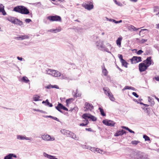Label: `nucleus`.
<instances>
[{
    "label": "nucleus",
    "instance_id": "5fc2aeb1",
    "mask_svg": "<svg viewBox=\"0 0 159 159\" xmlns=\"http://www.w3.org/2000/svg\"><path fill=\"white\" fill-rule=\"evenodd\" d=\"M17 58L18 59V60H20V61H22V57H17Z\"/></svg>",
    "mask_w": 159,
    "mask_h": 159
},
{
    "label": "nucleus",
    "instance_id": "4be33fe9",
    "mask_svg": "<svg viewBox=\"0 0 159 159\" xmlns=\"http://www.w3.org/2000/svg\"><path fill=\"white\" fill-rule=\"evenodd\" d=\"M102 72L104 75L105 76H107L108 73V72L105 68L104 66L103 67H102Z\"/></svg>",
    "mask_w": 159,
    "mask_h": 159
},
{
    "label": "nucleus",
    "instance_id": "b1692460",
    "mask_svg": "<svg viewBox=\"0 0 159 159\" xmlns=\"http://www.w3.org/2000/svg\"><path fill=\"white\" fill-rule=\"evenodd\" d=\"M121 62L123 66H124L126 68L127 67V65H128V63L126 62L125 60L124 59L122 60L121 61Z\"/></svg>",
    "mask_w": 159,
    "mask_h": 159
},
{
    "label": "nucleus",
    "instance_id": "680f3d73",
    "mask_svg": "<svg viewBox=\"0 0 159 159\" xmlns=\"http://www.w3.org/2000/svg\"><path fill=\"white\" fill-rule=\"evenodd\" d=\"M130 0L132 2H137L138 1V0Z\"/></svg>",
    "mask_w": 159,
    "mask_h": 159
},
{
    "label": "nucleus",
    "instance_id": "9d476101",
    "mask_svg": "<svg viewBox=\"0 0 159 159\" xmlns=\"http://www.w3.org/2000/svg\"><path fill=\"white\" fill-rule=\"evenodd\" d=\"M20 13L22 14H27L29 13V11L24 6H22Z\"/></svg>",
    "mask_w": 159,
    "mask_h": 159
},
{
    "label": "nucleus",
    "instance_id": "6ab92c4d",
    "mask_svg": "<svg viewBox=\"0 0 159 159\" xmlns=\"http://www.w3.org/2000/svg\"><path fill=\"white\" fill-rule=\"evenodd\" d=\"M107 95L111 100L112 101H114L115 99V98L113 97V95L112 94L111 92H109V91H108Z\"/></svg>",
    "mask_w": 159,
    "mask_h": 159
},
{
    "label": "nucleus",
    "instance_id": "c756f323",
    "mask_svg": "<svg viewBox=\"0 0 159 159\" xmlns=\"http://www.w3.org/2000/svg\"><path fill=\"white\" fill-rule=\"evenodd\" d=\"M103 89L104 92L105 93L106 95H108V91L109 92H111L110 89H109L108 88H104Z\"/></svg>",
    "mask_w": 159,
    "mask_h": 159
},
{
    "label": "nucleus",
    "instance_id": "774afa93",
    "mask_svg": "<svg viewBox=\"0 0 159 159\" xmlns=\"http://www.w3.org/2000/svg\"><path fill=\"white\" fill-rule=\"evenodd\" d=\"M53 116H48V117H49V118H52V117H53Z\"/></svg>",
    "mask_w": 159,
    "mask_h": 159
},
{
    "label": "nucleus",
    "instance_id": "a211bd4d",
    "mask_svg": "<svg viewBox=\"0 0 159 159\" xmlns=\"http://www.w3.org/2000/svg\"><path fill=\"white\" fill-rule=\"evenodd\" d=\"M90 115L89 114H84L82 116V117L83 118L85 119L86 121L87 120H88V119L89 118Z\"/></svg>",
    "mask_w": 159,
    "mask_h": 159
},
{
    "label": "nucleus",
    "instance_id": "3c124183",
    "mask_svg": "<svg viewBox=\"0 0 159 159\" xmlns=\"http://www.w3.org/2000/svg\"><path fill=\"white\" fill-rule=\"evenodd\" d=\"M154 78L155 79L158 81H159V76L157 77H155Z\"/></svg>",
    "mask_w": 159,
    "mask_h": 159
},
{
    "label": "nucleus",
    "instance_id": "dca6fc26",
    "mask_svg": "<svg viewBox=\"0 0 159 159\" xmlns=\"http://www.w3.org/2000/svg\"><path fill=\"white\" fill-rule=\"evenodd\" d=\"M12 157H16V156L13 154H10L4 157V159H11Z\"/></svg>",
    "mask_w": 159,
    "mask_h": 159
},
{
    "label": "nucleus",
    "instance_id": "603ef678",
    "mask_svg": "<svg viewBox=\"0 0 159 159\" xmlns=\"http://www.w3.org/2000/svg\"><path fill=\"white\" fill-rule=\"evenodd\" d=\"M122 128H123V129H125L126 130H127L128 129V128L127 127H126L125 126H122Z\"/></svg>",
    "mask_w": 159,
    "mask_h": 159
},
{
    "label": "nucleus",
    "instance_id": "39448f33",
    "mask_svg": "<svg viewBox=\"0 0 159 159\" xmlns=\"http://www.w3.org/2000/svg\"><path fill=\"white\" fill-rule=\"evenodd\" d=\"M61 131L62 134L66 135L67 137H72L74 135V133L72 132L64 129H61Z\"/></svg>",
    "mask_w": 159,
    "mask_h": 159
},
{
    "label": "nucleus",
    "instance_id": "ddd939ff",
    "mask_svg": "<svg viewBox=\"0 0 159 159\" xmlns=\"http://www.w3.org/2000/svg\"><path fill=\"white\" fill-rule=\"evenodd\" d=\"M125 133L126 132L125 131L123 130H121L120 131H119L116 132L115 133V136H117L120 135H123L124 134H125Z\"/></svg>",
    "mask_w": 159,
    "mask_h": 159
},
{
    "label": "nucleus",
    "instance_id": "2eb2a0df",
    "mask_svg": "<svg viewBox=\"0 0 159 159\" xmlns=\"http://www.w3.org/2000/svg\"><path fill=\"white\" fill-rule=\"evenodd\" d=\"M29 37L28 35H20L19 37H17V39L18 40H23L29 39Z\"/></svg>",
    "mask_w": 159,
    "mask_h": 159
},
{
    "label": "nucleus",
    "instance_id": "4c0bfd02",
    "mask_svg": "<svg viewBox=\"0 0 159 159\" xmlns=\"http://www.w3.org/2000/svg\"><path fill=\"white\" fill-rule=\"evenodd\" d=\"M112 21L113 22H114L115 23H118L121 22H122V20H119V21H116V20H115L113 19Z\"/></svg>",
    "mask_w": 159,
    "mask_h": 159
},
{
    "label": "nucleus",
    "instance_id": "7ed1b4c3",
    "mask_svg": "<svg viewBox=\"0 0 159 159\" xmlns=\"http://www.w3.org/2000/svg\"><path fill=\"white\" fill-rule=\"evenodd\" d=\"M47 72L49 74L55 77L60 76L61 75V73L58 71L50 69H48L47 70Z\"/></svg>",
    "mask_w": 159,
    "mask_h": 159
},
{
    "label": "nucleus",
    "instance_id": "4d7b16f0",
    "mask_svg": "<svg viewBox=\"0 0 159 159\" xmlns=\"http://www.w3.org/2000/svg\"><path fill=\"white\" fill-rule=\"evenodd\" d=\"M143 156L142 155H140L139 157L138 158V159H141L143 158Z\"/></svg>",
    "mask_w": 159,
    "mask_h": 159
},
{
    "label": "nucleus",
    "instance_id": "a878e982",
    "mask_svg": "<svg viewBox=\"0 0 159 159\" xmlns=\"http://www.w3.org/2000/svg\"><path fill=\"white\" fill-rule=\"evenodd\" d=\"M129 30H132L133 31H137L139 30L140 28L137 29L133 25H131L129 27Z\"/></svg>",
    "mask_w": 159,
    "mask_h": 159
},
{
    "label": "nucleus",
    "instance_id": "79ce46f5",
    "mask_svg": "<svg viewBox=\"0 0 159 159\" xmlns=\"http://www.w3.org/2000/svg\"><path fill=\"white\" fill-rule=\"evenodd\" d=\"M17 25H23V22L20 21L19 20Z\"/></svg>",
    "mask_w": 159,
    "mask_h": 159
},
{
    "label": "nucleus",
    "instance_id": "f3484780",
    "mask_svg": "<svg viewBox=\"0 0 159 159\" xmlns=\"http://www.w3.org/2000/svg\"><path fill=\"white\" fill-rule=\"evenodd\" d=\"M22 6H19L15 7L14 8V11L16 12L20 13V11H21Z\"/></svg>",
    "mask_w": 159,
    "mask_h": 159
},
{
    "label": "nucleus",
    "instance_id": "412c9836",
    "mask_svg": "<svg viewBox=\"0 0 159 159\" xmlns=\"http://www.w3.org/2000/svg\"><path fill=\"white\" fill-rule=\"evenodd\" d=\"M44 156L47 157L50 159H58L57 158H56L54 156L49 155L45 153H44Z\"/></svg>",
    "mask_w": 159,
    "mask_h": 159
},
{
    "label": "nucleus",
    "instance_id": "f257e3e1",
    "mask_svg": "<svg viewBox=\"0 0 159 159\" xmlns=\"http://www.w3.org/2000/svg\"><path fill=\"white\" fill-rule=\"evenodd\" d=\"M153 64V62L151 59V57H148L147 59L140 63L139 65V68L140 72L145 71L148 67L152 64Z\"/></svg>",
    "mask_w": 159,
    "mask_h": 159
},
{
    "label": "nucleus",
    "instance_id": "2f4dec72",
    "mask_svg": "<svg viewBox=\"0 0 159 159\" xmlns=\"http://www.w3.org/2000/svg\"><path fill=\"white\" fill-rule=\"evenodd\" d=\"M89 123V121L88 120H86V123L84 124V123H81L80 124V126H84L87 125Z\"/></svg>",
    "mask_w": 159,
    "mask_h": 159
},
{
    "label": "nucleus",
    "instance_id": "bb28decb",
    "mask_svg": "<svg viewBox=\"0 0 159 159\" xmlns=\"http://www.w3.org/2000/svg\"><path fill=\"white\" fill-rule=\"evenodd\" d=\"M46 103L47 105L49 106L50 107H52V104L50 103L48 99H47L45 101H43L42 103Z\"/></svg>",
    "mask_w": 159,
    "mask_h": 159
},
{
    "label": "nucleus",
    "instance_id": "20e7f679",
    "mask_svg": "<svg viewBox=\"0 0 159 159\" xmlns=\"http://www.w3.org/2000/svg\"><path fill=\"white\" fill-rule=\"evenodd\" d=\"M82 6L89 10H90L93 8V2L91 1H87L86 3H84Z\"/></svg>",
    "mask_w": 159,
    "mask_h": 159
},
{
    "label": "nucleus",
    "instance_id": "09e8293b",
    "mask_svg": "<svg viewBox=\"0 0 159 159\" xmlns=\"http://www.w3.org/2000/svg\"><path fill=\"white\" fill-rule=\"evenodd\" d=\"M52 119L54 120H57V121H59V119L56 117H53Z\"/></svg>",
    "mask_w": 159,
    "mask_h": 159
},
{
    "label": "nucleus",
    "instance_id": "e433bc0d",
    "mask_svg": "<svg viewBox=\"0 0 159 159\" xmlns=\"http://www.w3.org/2000/svg\"><path fill=\"white\" fill-rule=\"evenodd\" d=\"M139 142L138 141H132L131 143L132 144L137 145Z\"/></svg>",
    "mask_w": 159,
    "mask_h": 159
},
{
    "label": "nucleus",
    "instance_id": "864d4df0",
    "mask_svg": "<svg viewBox=\"0 0 159 159\" xmlns=\"http://www.w3.org/2000/svg\"><path fill=\"white\" fill-rule=\"evenodd\" d=\"M85 129L86 130L88 131H92L91 129V128H86Z\"/></svg>",
    "mask_w": 159,
    "mask_h": 159
},
{
    "label": "nucleus",
    "instance_id": "f03ea898",
    "mask_svg": "<svg viewBox=\"0 0 159 159\" xmlns=\"http://www.w3.org/2000/svg\"><path fill=\"white\" fill-rule=\"evenodd\" d=\"M47 18L50 21H61V17L57 15L51 16H48Z\"/></svg>",
    "mask_w": 159,
    "mask_h": 159
},
{
    "label": "nucleus",
    "instance_id": "aec40b11",
    "mask_svg": "<svg viewBox=\"0 0 159 159\" xmlns=\"http://www.w3.org/2000/svg\"><path fill=\"white\" fill-rule=\"evenodd\" d=\"M61 28L59 27L58 29H52L50 30V31L51 32H53L54 33H57L60 31L61 30Z\"/></svg>",
    "mask_w": 159,
    "mask_h": 159
},
{
    "label": "nucleus",
    "instance_id": "13d9d810",
    "mask_svg": "<svg viewBox=\"0 0 159 159\" xmlns=\"http://www.w3.org/2000/svg\"><path fill=\"white\" fill-rule=\"evenodd\" d=\"M141 104H143V105H144L146 107H148L149 106V105H148L146 104H144L143 103H142Z\"/></svg>",
    "mask_w": 159,
    "mask_h": 159
},
{
    "label": "nucleus",
    "instance_id": "69168bd1",
    "mask_svg": "<svg viewBox=\"0 0 159 159\" xmlns=\"http://www.w3.org/2000/svg\"><path fill=\"white\" fill-rule=\"evenodd\" d=\"M159 9V8H158V7H155V9H154V11L155 10V9Z\"/></svg>",
    "mask_w": 159,
    "mask_h": 159
},
{
    "label": "nucleus",
    "instance_id": "ea45409f",
    "mask_svg": "<svg viewBox=\"0 0 159 159\" xmlns=\"http://www.w3.org/2000/svg\"><path fill=\"white\" fill-rule=\"evenodd\" d=\"M147 41V39H142L140 41V43H143Z\"/></svg>",
    "mask_w": 159,
    "mask_h": 159
},
{
    "label": "nucleus",
    "instance_id": "6e6d98bb",
    "mask_svg": "<svg viewBox=\"0 0 159 159\" xmlns=\"http://www.w3.org/2000/svg\"><path fill=\"white\" fill-rule=\"evenodd\" d=\"M147 30L146 29H142L141 30L139 31V35H140V33L142 31H144V30Z\"/></svg>",
    "mask_w": 159,
    "mask_h": 159
},
{
    "label": "nucleus",
    "instance_id": "1a4fd4ad",
    "mask_svg": "<svg viewBox=\"0 0 159 159\" xmlns=\"http://www.w3.org/2000/svg\"><path fill=\"white\" fill-rule=\"evenodd\" d=\"M43 139L46 141H52L54 140L53 138H52L48 134H44L42 136Z\"/></svg>",
    "mask_w": 159,
    "mask_h": 159
},
{
    "label": "nucleus",
    "instance_id": "423d86ee",
    "mask_svg": "<svg viewBox=\"0 0 159 159\" xmlns=\"http://www.w3.org/2000/svg\"><path fill=\"white\" fill-rule=\"evenodd\" d=\"M130 60L131 64H135L142 61L141 57H137L136 56H134Z\"/></svg>",
    "mask_w": 159,
    "mask_h": 159
},
{
    "label": "nucleus",
    "instance_id": "e2e57ef3",
    "mask_svg": "<svg viewBox=\"0 0 159 159\" xmlns=\"http://www.w3.org/2000/svg\"><path fill=\"white\" fill-rule=\"evenodd\" d=\"M155 98L157 100V101L159 102V98H157L156 97H155Z\"/></svg>",
    "mask_w": 159,
    "mask_h": 159
},
{
    "label": "nucleus",
    "instance_id": "f8f14e48",
    "mask_svg": "<svg viewBox=\"0 0 159 159\" xmlns=\"http://www.w3.org/2000/svg\"><path fill=\"white\" fill-rule=\"evenodd\" d=\"M4 7L2 4H0V12H2L3 15H5L6 13L4 9Z\"/></svg>",
    "mask_w": 159,
    "mask_h": 159
},
{
    "label": "nucleus",
    "instance_id": "0eeeda50",
    "mask_svg": "<svg viewBox=\"0 0 159 159\" xmlns=\"http://www.w3.org/2000/svg\"><path fill=\"white\" fill-rule=\"evenodd\" d=\"M56 108L61 112H62L61 109H62L67 111H68V110L67 108L63 106L62 104L59 103H58L57 106L56 107Z\"/></svg>",
    "mask_w": 159,
    "mask_h": 159
},
{
    "label": "nucleus",
    "instance_id": "a18cd8bd",
    "mask_svg": "<svg viewBox=\"0 0 159 159\" xmlns=\"http://www.w3.org/2000/svg\"><path fill=\"white\" fill-rule=\"evenodd\" d=\"M132 94L136 98H138L139 97V95L135 92H133Z\"/></svg>",
    "mask_w": 159,
    "mask_h": 159
},
{
    "label": "nucleus",
    "instance_id": "49530a36",
    "mask_svg": "<svg viewBox=\"0 0 159 159\" xmlns=\"http://www.w3.org/2000/svg\"><path fill=\"white\" fill-rule=\"evenodd\" d=\"M119 58L120 59V61H122V60H124V59H123V57H122V55L119 54Z\"/></svg>",
    "mask_w": 159,
    "mask_h": 159
},
{
    "label": "nucleus",
    "instance_id": "a19ab883",
    "mask_svg": "<svg viewBox=\"0 0 159 159\" xmlns=\"http://www.w3.org/2000/svg\"><path fill=\"white\" fill-rule=\"evenodd\" d=\"M143 51H142V50H139L137 52V54H138V55H140V54H141L142 53H143Z\"/></svg>",
    "mask_w": 159,
    "mask_h": 159
},
{
    "label": "nucleus",
    "instance_id": "052dcab7",
    "mask_svg": "<svg viewBox=\"0 0 159 159\" xmlns=\"http://www.w3.org/2000/svg\"><path fill=\"white\" fill-rule=\"evenodd\" d=\"M51 85H49V86H48L46 88H47V89H50L51 88Z\"/></svg>",
    "mask_w": 159,
    "mask_h": 159
},
{
    "label": "nucleus",
    "instance_id": "de8ad7c7",
    "mask_svg": "<svg viewBox=\"0 0 159 159\" xmlns=\"http://www.w3.org/2000/svg\"><path fill=\"white\" fill-rule=\"evenodd\" d=\"M96 152L99 153H100V152L102 151L101 150L98 148H96Z\"/></svg>",
    "mask_w": 159,
    "mask_h": 159
},
{
    "label": "nucleus",
    "instance_id": "58836bf2",
    "mask_svg": "<svg viewBox=\"0 0 159 159\" xmlns=\"http://www.w3.org/2000/svg\"><path fill=\"white\" fill-rule=\"evenodd\" d=\"M31 21V20L30 19H26L25 20V21L26 23H29Z\"/></svg>",
    "mask_w": 159,
    "mask_h": 159
},
{
    "label": "nucleus",
    "instance_id": "5701e85b",
    "mask_svg": "<svg viewBox=\"0 0 159 159\" xmlns=\"http://www.w3.org/2000/svg\"><path fill=\"white\" fill-rule=\"evenodd\" d=\"M21 81L25 83H28L30 82L29 80L27 77L26 76L23 77L21 79Z\"/></svg>",
    "mask_w": 159,
    "mask_h": 159
},
{
    "label": "nucleus",
    "instance_id": "f704fd0d",
    "mask_svg": "<svg viewBox=\"0 0 159 159\" xmlns=\"http://www.w3.org/2000/svg\"><path fill=\"white\" fill-rule=\"evenodd\" d=\"M19 20L16 18H15L13 20V23H14L15 24L17 25L18 23V22Z\"/></svg>",
    "mask_w": 159,
    "mask_h": 159
},
{
    "label": "nucleus",
    "instance_id": "9b49d317",
    "mask_svg": "<svg viewBox=\"0 0 159 159\" xmlns=\"http://www.w3.org/2000/svg\"><path fill=\"white\" fill-rule=\"evenodd\" d=\"M103 123L107 125L113 126L115 125V123H114L111 120L106 121L103 120Z\"/></svg>",
    "mask_w": 159,
    "mask_h": 159
},
{
    "label": "nucleus",
    "instance_id": "c9c22d12",
    "mask_svg": "<svg viewBox=\"0 0 159 159\" xmlns=\"http://www.w3.org/2000/svg\"><path fill=\"white\" fill-rule=\"evenodd\" d=\"M15 18L13 17H9L7 18V20L9 21H10L12 23L13 22V20Z\"/></svg>",
    "mask_w": 159,
    "mask_h": 159
},
{
    "label": "nucleus",
    "instance_id": "c85d7f7f",
    "mask_svg": "<svg viewBox=\"0 0 159 159\" xmlns=\"http://www.w3.org/2000/svg\"><path fill=\"white\" fill-rule=\"evenodd\" d=\"M40 98V97L39 96L36 95L34 96L33 98L34 101H37L39 100V99Z\"/></svg>",
    "mask_w": 159,
    "mask_h": 159
},
{
    "label": "nucleus",
    "instance_id": "37998d69",
    "mask_svg": "<svg viewBox=\"0 0 159 159\" xmlns=\"http://www.w3.org/2000/svg\"><path fill=\"white\" fill-rule=\"evenodd\" d=\"M51 86L52 88H55L57 89H58L59 88V87L57 85H56Z\"/></svg>",
    "mask_w": 159,
    "mask_h": 159
},
{
    "label": "nucleus",
    "instance_id": "c03bdc74",
    "mask_svg": "<svg viewBox=\"0 0 159 159\" xmlns=\"http://www.w3.org/2000/svg\"><path fill=\"white\" fill-rule=\"evenodd\" d=\"M18 139L21 140H22L24 139L25 138L23 136L19 135L18 136Z\"/></svg>",
    "mask_w": 159,
    "mask_h": 159
},
{
    "label": "nucleus",
    "instance_id": "393cba45",
    "mask_svg": "<svg viewBox=\"0 0 159 159\" xmlns=\"http://www.w3.org/2000/svg\"><path fill=\"white\" fill-rule=\"evenodd\" d=\"M99 109L100 110V111L101 112V114L102 116H106V115L104 111V110L101 107H99Z\"/></svg>",
    "mask_w": 159,
    "mask_h": 159
},
{
    "label": "nucleus",
    "instance_id": "7c9ffc66",
    "mask_svg": "<svg viewBox=\"0 0 159 159\" xmlns=\"http://www.w3.org/2000/svg\"><path fill=\"white\" fill-rule=\"evenodd\" d=\"M134 88L132 87H129L128 86H125L124 89H123V90H126V89H132L133 90H134Z\"/></svg>",
    "mask_w": 159,
    "mask_h": 159
},
{
    "label": "nucleus",
    "instance_id": "473e14b6",
    "mask_svg": "<svg viewBox=\"0 0 159 159\" xmlns=\"http://www.w3.org/2000/svg\"><path fill=\"white\" fill-rule=\"evenodd\" d=\"M73 100V99L72 98H70L66 100V103L67 105L68 104L70 103V102Z\"/></svg>",
    "mask_w": 159,
    "mask_h": 159
},
{
    "label": "nucleus",
    "instance_id": "338daca9",
    "mask_svg": "<svg viewBox=\"0 0 159 159\" xmlns=\"http://www.w3.org/2000/svg\"><path fill=\"white\" fill-rule=\"evenodd\" d=\"M115 2L116 4H118V2H117V1L116 0H115Z\"/></svg>",
    "mask_w": 159,
    "mask_h": 159
},
{
    "label": "nucleus",
    "instance_id": "0e129e2a",
    "mask_svg": "<svg viewBox=\"0 0 159 159\" xmlns=\"http://www.w3.org/2000/svg\"><path fill=\"white\" fill-rule=\"evenodd\" d=\"M58 1H59L61 2H63L64 1V0H57Z\"/></svg>",
    "mask_w": 159,
    "mask_h": 159
},
{
    "label": "nucleus",
    "instance_id": "72a5a7b5",
    "mask_svg": "<svg viewBox=\"0 0 159 159\" xmlns=\"http://www.w3.org/2000/svg\"><path fill=\"white\" fill-rule=\"evenodd\" d=\"M143 138L144 139L145 141H149L150 140V138L147 135H143Z\"/></svg>",
    "mask_w": 159,
    "mask_h": 159
},
{
    "label": "nucleus",
    "instance_id": "bf43d9fd",
    "mask_svg": "<svg viewBox=\"0 0 159 159\" xmlns=\"http://www.w3.org/2000/svg\"><path fill=\"white\" fill-rule=\"evenodd\" d=\"M157 27L156 28L157 29H159V24H158L156 25Z\"/></svg>",
    "mask_w": 159,
    "mask_h": 159
},
{
    "label": "nucleus",
    "instance_id": "4468645a",
    "mask_svg": "<svg viewBox=\"0 0 159 159\" xmlns=\"http://www.w3.org/2000/svg\"><path fill=\"white\" fill-rule=\"evenodd\" d=\"M122 40V37H120L118 38L117 40H116V44L119 47H121V41Z\"/></svg>",
    "mask_w": 159,
    "mask_h": 159
},
{
    "label": "nucleus",
    "instance_id": "cd10ccee",
    "mask_svg": "<svg viewBox=\"0 0 159 159\" xmlns=\"http://www.w3.org/2000/svg\"><path fill=\"white\" fill-rule=\"evenodd\" d=\"M89 118L92 121H96V120H97V118L96 117H95V116H94L91 115V114L90 115Z\"/></svg>",
    "mask_w": 159,
    "mask_h": 159
},
{
    "label": "nucleus",
    "instance_id": "8fccbe9b",
    "mask_svg": "<svg viewBox=\"0 0 159 159\" xmlns=\"http://www.w3.org/2000/svg\"><path fill=\"white\" fill-rule=\"evenodd\" d=\"M127 130L130 133H134V131H132V130L130 129L129 128Z\"/></svg>",
    "mask_w": 159,
    "mask_h": 159
},
{
    "label": "nucleus",
    "instance_id": "6e6552de",
    "mask_svg": "<svg viewBox=\"0 0 159 159\" xmlns=\"http://www.w3.org/2000/svg\"><path fill=\"white\" fill-rule=\"evenodd\" d=\"M93 108V106L92 104L88 102H86L84 107V111H91Z\"/></svg>",
    "mask_w": 159,
    "mask_h": 159
}]
</instances>
